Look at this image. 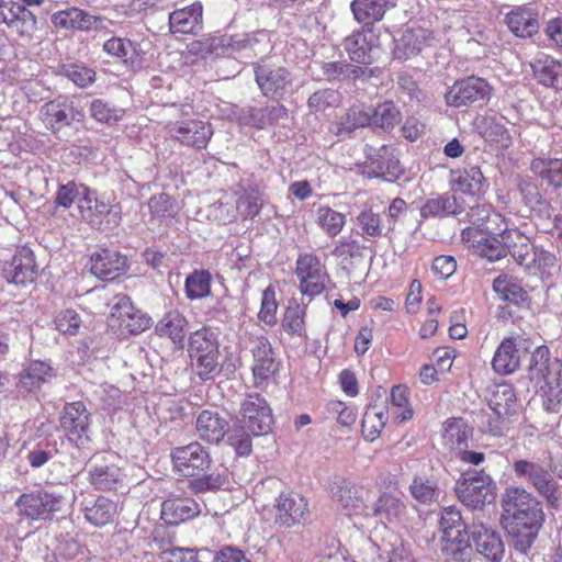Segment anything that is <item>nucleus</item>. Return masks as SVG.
<instances>
[{
	"mask_svg": "<svg viewBox=\"0 0 562 562\" xmlns=\"http://www.w3.org/2000/svg\"><path fill=\"white\" fill-rule=\"evenodd\" d=\"M502 507V522L514 539L515 549L526 553L543 521L540 503L524 487L512 486L503 495Z\"/></svg>",
	"mask_w": 562,
	"mask_h": 562,
	"instance_id": "obj_1",
	"label": "nucleus"
},
{
	"mask_svg": "<svg viewBox=\"0 0 562 562\" xmlns=\"http://www.w3.org/2000/svg\"><path fill=\"white\" fill-rule=\"evenodd\" d=\"M528 378L538 387L543 408L558 413L562 405V360L551 357L547 346H538L530 357Z\"/></svg>",
	"mask_w": 562,
	"mask_h": 562,
	"instance_id": "obj_2",
	"label": "nucleus"
},
{
	"mask_svg": "<svg viewBox=\"0 0 562 562\" xmlns=\"http://www.w3.org/2000/svg\"><path fill=\"white\" fill-rule=\"evenodd\" d=\"M188 352L192 368L201 380H212L220 374V345L214 331L202 328L191 334Z\"/></svg>",
	"mask_w": 562,
	"mask_h": 562,
	"instance_id": "obj_3",
	"label": "nucleus"
},
{
	"mask_svg": "<svg viewBox=\"0 0 562 562\" xmlns=\"http://www.w3.org/2000/svg\"><path fill=\"white\" fill-rule=\"evenodd\" d=\"M514 475L531 485L554 508L562 502V488L550 471L539 461L517 459L512 464Z\"/></svg>",
	"mask_w": 562,
	"mask_h": 562,
	"instance_id": "obj_4",
	"label": "nucleus"
},
{
	"mask_svg": "<svg viewBox=\"0 0 562 562\" xmlns=\"http://www.w3.org/2000/svg\"><path fill=\"white\" fill-rule=\"evenodd\" d=\"M61 494L35 488L21 494L14 505L20 517L29 520H47L61 509Z\"/></svg>",
	"mask_w": 562,
	"mask_h": 562,
	"instance_id": "obj_5",
	"label": "nucleus"
},
{
	"mask_svg": "<svg viewBox=\"0 0 562 562\" xmlns=\"http://www.w3.org/2000/svg\"><path fill=\"white\" fill-rule=\"evenodd\" d=\"M508 238H504V236L490 234L486 231L467 227L462 231L461 237L473 254L490 261H496L506 257L517 229L508 227Z\"/></svg>",
	"mask_w": 562,
	"mask_h": 562,
	"instance_id": "obj_6",
	"label": "nucleus"
},
{
	"mask_svg": "<svg viewBox=\"0 0 562 562\" xmlns=\"http://www.w3.org/2000/svg\"><path fill=\"white\" fill-rule=\"evenodd\" d=\"M109 323L121 335H139L150 327L151 318L137 308L130 296L117 294L110 311Z\"/></svg>",
	"mask_w": 562,
	"mask_h": 562,
	"instance_id": "obj_7",
	"label": "nucleus"
},
{
	"mask_svg": "<svg viewBox=\"0 0 562 562\" xmlns=\"http://www.w3.org/2000/svg\"><path fill=\"white\" fill-rule=\"evenodd\" d=\"M456 495L467 507L476 509L495 499V484L484 472L463 475L456 483Z\"/></svg>",
	"mask_w": 562,
	"mask_h": 562,
	"instance_id": "obj_8",
	"label": "nucleus"
},
{
	"mask_svg": "<svg viewBox=\"0 0 562 562\" xmlns=\"http://www.w3.org/2000/svg\"><path fill=\"white\" fill-rule=\"evenodd\" d=\"M492 86L483 78L468 77L449 88L445 98L450 106L460 108L471 104H486L492 95Z\"/></svg>",
	"mask_w": 562,
	"mask_h": 562,
	"instance_id": "obj_9",
	"label": "nucleus"
},
{
	"mask_svg": "<svg viewBox=\"0 0 562 562\" xmlns=\"http://www.w3.org/2000/svg\"><path fill=\"white\" fill-rule=\"evenodd\" d=\"M514 403L513 389L506 384L498 385L488 403L492 414L483 412L477 416L481 429L493 436H502L504 434L503 418L510 414Z\"/></svg>",
	"mask_w": 562,
	"mask_h": 562,
	"instance_id": "obj_10",
	"label": "nucleus"
},
{
	"mask_svg": "<svg viewBox=\"0 0 562 562\" xmlns=\"http://www.w3.org/2000/svg\"><path fill=\"white\" fill-rule=\"evenodd\" d=\"M296 277L302 295L313 299L323 293L328 274L321 259L313 254L300 255L296 260Z\"/></svg>",
	"mask_w": 562,
	"mask_h": 562,
	"instance_id": "obj_11",
	"label": "nucleus"
},
{
	"mask_svg": "<svg viewBox=\"0 0 562 562\" xmlns=\"http://www.w3.org/2000/svg\"><path fill=\"white\" fill-rule=\"evenodd\" d=\"M90 413L82 402H72L64 406L60 427L74 446L79 448L90 441Z\"/></svg>",
	"mask_w": 562,
	"mask_h": 562,
	"instance_id": "obj_12",
	"label": "nucleus"
},
{
	"mask_svg": "<svg viewBox=\"0 0 562 562\" xmlns=\"http://www.w3.org/2000/svg\"><path fill=\"white\" fill-rule=\"evenodd\" d=\"M85 114L72 101L65 97H58L44 103L40 110V119L53 133H57L74 122H80Z\"/></svg>",
	"mask_w": 562,
	"mask_h": 562,
	"instance_id": "obj_13",
	"label": "nucleus"
},
{
	"mask_svg": "<svg viewBox=\"0 0 562 562\" xmlns=\"http://www.w3.org/2000/svg\"><path fill=\"white\" fill-rule=\"evenodd\" d=\"M241 423L254 436L266 435L271 430L272 412L267 401L259 394L246 396L240 407Z\"/></svg>",
	"mask_w": 562,
	"mask_h": 562,
	"instance_id": "obj_14",
	"label": "nucleus"
},
{
	"mask_svg": "<svg viewBox=\"0 0 562 562\" xmlns=\"http://www.w3.org/2000/svg\"><path fill=\"white\" fill-rule=\"evenodd\" d=\"M333 501L347 514L358 515L367 508L369 491L345 477H336L329 484Z\"/></svg>",
	"mask_w": 562,
	"mask_h": 562,
	"instance_id": "obj_15",
	"label": "nucleus"
},
{
	"mask_svg": "<svg viewBox=\"0 0 562 562\" xmlns=\"http://www.w3.org/2000/svg\"><path fill=\"white\" fill-rule=\"evenodd\" d=\"M78 211L83 221L100 228L104 222L117 225L121 221V206L100 201L97 193L88 188L87 194L79 201Z\"/></svg>",
	"mask_w": 562,
	"mask_h": 562,
	"instance_id": "obj_16",
	"label": "nucleus"
},
{
	"mask_svg": "<svg viewBox=\"0 0 562 562\" xmlns=\"http://www.w3.org/2000/svg\"><path fill=\"white\" fill-rule=\"evenodd\" d=\"M167 133L184 146L201 149L207 146L213 135V128L209 122L184 120L169 123Z\"/></svg>",
	"mask_w": 562,
	"mask_h": 562,
	"instance_id": "obj_17",
	"label": "nucleus"
},
{
	"mask_svg": "<svg viewBox=\"0 0 562 562\" xmlns=\"http://www.w3.org/2000/svg\"><path fill=\"white\" fill-rule=\"evenodd\" d=\"M171 460L175 469L186 476L209 469L212 461L209 451L196 441L172 449Z\"/></svg>",
	"mask_w": 562,
	"mask_h": 562,
	"instance_id": "obj_18",
	"label": "nucleus"
},
{
	"mask_svg": "<svg viewBox=\"0 0 562 562\" xmlns=\"http://www.w3.org/2000/svg\"><path fill=\"white\" fill-rule=\"evenodd\" d=\"M368 165L364 173L369 178H381L392 182L400 177L402 168L394 150L387 146H381L378 149L369 147L367 149Z\"/></svg>",
	"mask_w": 562,
	"mask_h": 562,
	"instance_id": "obj_19",
	"label": "nucleus"
},
{
	"mask_svg": "<svg viewBox=\"0 0 562 562\" xmlns=\"http://www.w3.org/2000/svg\"><path fill=\"white\" fill-rule=\"evenodd\" d=\"M527 340L515 338L513 336L505 337L492 359L493 370L501 375H507L516 371L520 364L521 351H527Z\"/></svg>",
	"mask_w": 562,
	"mask_h": 562,
	"instance_id": "obj_20",
	"label": "nucleus"
},
{
	"mask_svg": "<svg viewBox=\"0 0 562 562\" xmlns=\"http://www.w3.org/2000/svg\"><path fill=\"white\" fill-rule=\"evenodd\" d=\"M0 23L20 36H25L35 30L36 19L24 4L13 0H0Z\"/></svg>",
	"mask_w": 562,
	"mask_h": 562,
	"instance_id": "obj_21",
	"label": "nucleus"
},
{
	"mask_svg": "<svg viewBox=\"0 0 562 562\" xmlns=\"http://www.w3.org/2000/svg\"><path fill=\"white\" fill-rule=\"evenodd\" d=\"M256 81L267 97L282 95L292 85V76L282 66L265 63L256 68Z\"/></svg>",
	"mask_w": 562,
	"mask_h": 562,
	"instance_id": "obj_22",
	"label": "nucleus"
},
{
	"mask_svg": "<svg viewBox=\"0 0 562 562\" xmlns=\"http://www.w3.org/2000/svg\"><path fill=\"white\" fill-rule=\"evenodd\" d=\"M250 341L254 378L256 381H266L278 371L273 348L265 336L254 337Z\"/></svg>",
	"mask_w": 562,
	"mask_h": 562,
	"instance_id": "obj_23",
	"label": "nucleus"
},
{
	"mask_svg": "<svg viewBox=\"0 0 562 562\" xmlns=\"http://www.w3.org/2000/svg\"><path fill=\"white\" fill-rule=\"evenodd\" d=\"M35 276V257L33 251L25 246L18 248L12 260L3 268L5 280L18 285L33 282Z\"/></svg>",
	"mask_w": 562,
	"mask_h": 562,
	"instance_id": "obj_24",
	"label": "nucleus"
},
{
	"mask_svg": "<svg viewBox=\"0 0 562 562\" xmlns=\"http://www.w3.org/2000/svg\"><path fill=\"white\" fill-rule=\"evenodd\" d=\"M467 218L477 229L508 238V224L502 214L495 212L490 204H476L467 213Z\"/></svg>",
	"mask_w": 562,
	"mask_h": 562,
	"instance_id": "obj_25",
	"label": "nucleus"
},
{
	"mask_svg": "<svg viewBox=\"0 0 562 562\" xmlns=\"http://www.w3.org/2000/svg\"><path fill=\"white\" fill-rule=\"evenodd\" d=\"M127 269V259L117 251L103 249L91 256V272L99 279L111 281Z\"/></svg>",
	"mask_w": 562,
	"mask_h": 562,
	"instance_id": "obj_26",
	"label": "nucleus"
},
{
	"mask_svg": "<svg viewBox=\"0 0 562 562\" xmlns=\"http://www.w3.org/2000/svg\"><path fill=\"white\" fill-rule=\"evenodd\" d=\"M451 188L465 194L479 195L488 189V182L477 166H469L450 171Z\"/></svg>",
	"mask_w": 562,
	"mask_h": 562,
	"instance_id": "obj_27",
	"label": "nucleus"
},
{
	"mask_svg": "<svg viewBox=\"0 0 562 562\" xmlns=\"http://www.w3.org/2000/svg\"><path fill=\"white\" fill-rule=\"evenodd\" d=\"M382 201L379 196L369 199L362 206L361 212L357 216V223L361 229L363 237L386 236L385 223L381 218L383 210Z\"/></svg>",
	"mask_w": 562,
	"mask_h": 562,
	"instance_id": "obj_28",
	"label": "nucleus"
},
{
	"mask_svg": "<svg viewBox=\"0 0 562 562\" xmlns=\"http://www.w3.org/2000/svg\"><path fill=\"white\" fill-rule=\"evenodd\" d=\"M276 521L290 527L299 522L307 512L306 499L297 493H282L276 501Z\"/></svg>",
	"mask_w": 562,
	"mask_h": 562,
	"instance_id": "obj_29",
	"label": "nucleus"
},
{
	"mask_svg": "<svg viewBox=\"0 0 562 562\" xmlns=\"http://www.w3.org/2000/svg\"><path fill=\"white\" fill-rule=\"evenodd\" d=\"M472 538L477 552L491 562H499L505 554V546L498 532L483 525L474 526Z\"/></svg>",
	"mask_w": 562,
	"mask_h": 562,
	"instance_id": "obj_30",
	"label": "nucleus"
},
{
	"mask_svg": "<svg viewBox=\"0 0 562 562\" xmlns=\"http://www.w3.org/2000/svg\"><path fill=\"white\" fill-rule=\"evenodd\" d=\"M371 510L367 515L374 516L383 524H400L406 517L407 506L401 497L384 492L373 503Z\"/></svg>",
	"mask_w": 562,
	"mask_h": 562,
	"instance_id": "obj_31",
	"label": "nucleus"
},
{
	"mask_svg": "<svg viewBox=\"0 0 562 562\" xmlns=\"http://www.w3.org/2000/svg\"><path fill=\"white\" fill-rule=\"evenodd\" d=\"M200 513V505L189 497H170L161 504V518L169 525H179Z\"/></svg>",
	"mask_w": 562,
	"mask_h": 562,
	"instance_id": "obj_32",
	"label": "nucleus"
},
{
	"mask_svg": "<svg viewBox=\"0 0 562 562\" xmlns=\"http://www.w3.org/2000/svg\"><path fill=\"white\" fill-rule=\"evenodd\" d=\"M395 4V0H353L350 9L358 23L369 26L381 21Z\"/></svg>",
	"mask_w": 562,
	"mask_h": 562,
	"instance_id": "obj_33",
	"label": "nucleus"
},
{
	"mask_svg": "<svg viewBox=\"0 0 562 562\" xmlns=\"http://www.w3.org/2000/svg\"><path fill=\"white\" fill-rule=\"evenodd\" d=\"M440 552L446 562H471L474 550L468 532L440 538Z\"/></svg>",
	"mask_w": 562,
	"mask_h": 562,
	"instance_id": "obj_34",
	"label": "nucleus"
},
{
	"mask_svg": "<svg viewBox=\"0 0 562 562\" xmlns=\"http://www.w3.org/2000/svg\"><path fill=\"white\" fill-rule=\"evenodd\" d=\"M90 483L98 490L112 491L122 485L124 474L119 465L109 461L102 460L95 462L91 467Z\"/></svg>",
	"mask_w": 562,
	"mask_h": 562,
	"instance_id": "obj_35",
	"label": "nucleus"
},
{
	"mask_svg": "<svg viewBox=\"0 0 562 562\" xmlns=\"http://www.w3.org/2000/svg\"><path fill=\"white\" fill-rule=\"evenodd\" d=\"M202 5L195 2L187 8L173 11L169 15V27L173 34H192L201 29Z\"/></svg>",
	"mask_w": 562,
	"mask_h": 562,
	"instance_id": "obj_36",
	"label": "nucleus"
},
{
	"mask_svg": "<svg viewBox=\"0 0 562 562\" xmlns=\"http://www.w3.org/2000/svg\"><path fill=\"white\" fill-rule=\"evenodd\" d=\"M505 21L510 32L518 37H530L539 27L537 13L527 7L513 9L506 14Z\"/></svg>",
	"mask_w": 562,
	"mask_h": 562,
	"instance_id": "obj_37",
	"label": "nucleus"
},
{
	"mask_svg": "<svg viewBox=\"0 0 562 562\" xmlns=\"http://www.w3.org/2000/svg\"><path fill=\"white\" fill-rule=\"evenodd\" d=\"M531 68L541 85L562 90V64L560 61L541 54L531 64Z\"/></svg>",
	"mask_w": 562,
	"mask_h": 562,
	"instance_id": "obj_38",
	"label": "nucleus"
},
{
	"mask_svg": "<svg viewBox=\"0 0 562 562\" xmlns=\"http://www.w3.org/2000/svg\"><path fill=\"white\" fill-rule=\"evenodd\" d=\"M267 37L265 31H260L257 34H243V35H222L214 37L211 41L210 48L218 54H232L248 47H254L256 43H259L262 38Z\"/></svg>",
	"mask_w": 562,
	"mask_h": 562,
	"instance_id": "obj_39",
	"label": "nucleus"
},
{
	"mask_svg": "<svg viewBox=\"0 0 562 562\" xmlns=\"http://www.w3.org/2000/svg\"><path fill=\"white\" fill-rule=\"evenodd\" d=\"M226 426L227 422L216 412L203 411L196 418L199 437L210 443H217L223 439Z\"/></svg>",
	"mask_w": 562,
	"mask_h": 562,
	"instance_id": "obj_40",
	"label": "nucleus"
},
{
	"mask_svg": "<svg viewBox=\"0 0 562 562\" xmlns=\"http://www.w3.org/2000/svg\"><path fill=\"white\" fill-rule=\"evenodd\" d=\"M52 22L59 29L89 31L95 27L98 18L78 8H69L55 12L52 15Z\"/></svg>",
	"mask_w": 562,
	"mask_h": 562,
	"instance_id": "obj_41",
	"label": "nucleus"
},
{
	"mask_svg": "<svg viewBox=\"0 0 562 562\" xmlns=\"http://www.w3.org/2000/svg\"><path fill=\"white\" fill-rule=\"evenodd\" d=\"M472 438V428L462 418H450L443 424V445L454 454L464 447H469Z\"/></svg>",
	"mask_w": 562,
	"mask_h": 562,
	"instance_id": "obj_42",
	"label": "nucleus"
},
{
	"mask_svg": "<svg viewBox=\"0 0 562 562\" xmlns=\"http://www.w3.org/2000/svg\"><path fill=\"white\" fill-rule=\"evenodd\" d=\"M370 117V105L356 104L340 117L333 132L337 136L345 138L355 130L371 125Z\"/></svg>",
	"mask_w": 562,
	"mask_h": 562,
	"instance_id": "obj_43",
	"label": "nucleus"
},
{
	"mask_svg": "<svg viewBox=\"0 0 562 562\" xmlns=\"http://www.w3.org/2000/svg\"><path fill=\"white\" fill-rule=\"evenodd\" d=\"M373 34L371 32H355L345 40V49L351 60L367 65L372 61Z\"/></svg>",
	"mask_w": 562,
	"mask_h": 562,
	"instance_id": "obj_44",
	"label": "nucleus"
},
{
	"mask_svg": "<svg viewBox=\"0 0 562 562\" xmlns=\"http://www.w3.org/2000/svg\"><path fill=\"white\" fill-rule=\"evenodd\" d=\"M428 35L424 29L406 30L396 42L394 56L397 59H407L417 55L427 45Z\"/></svg>",
	"mask_w": 562,
	"mask_h": 562,
	"instance_id": "obj_45",
	"label": "nucleus"
},
{
	"mask_svg": "<svg viewBox=\"0 0 562 562\" xmlns=\"http://www.w3.org/2000/svg\"><path fill=\"white\" fill-rule=\"evenodd\" d=\"M186 317L178 311L167 312L157 323L155 330L160 337H168L175 344L182 345L186 337Z\"/></svg>",
	"mask_w": 562,
	"mask_h": 562,
	"instance_id": "obj_46",
	"label": "nucleus"
},
{
	"mask_svg": "<svg viewBox=\"0 0 562 562\" xmlns=\"http://www.w3.org/2000/svg\"><path fill=\"white\" fill-rule=\"evenodd\" d=\"M323 75L326 80H346L369 78L372 70L367 67L355 66L346 61H328L322 66Z\"/></svg>",
	"mask_w": 562,
	"mask_h": 562,
	"instance_id": "obj_47",
	"label": "nucleus"
},
{
	"mask_svg": "<svg viewBox=\"0 0 562 562\" xmlns=\"http://www.w3.org/2000/svg\"><path fill=\"white\" fill-rule=\"evenodd\" d=\"M531 171L548 184L562 189V158H536L531 162Z\"/></svg>",
	"mask_w": 562,
	"mask_h": 562,
	"instance_id": "obj_48",
	"label": "nucleus"
},
{
	"mask_svg": "<svg viewBox=\"0 0 562 562\" xmlns=\"http://www.w3.org/2000/svg\"><path fill=\"white\" fill-rule=\"evenodd\" d=\"M83 512L86 519L90 524L97 527H102L113 520L117 512V506L106 497H99L91 505L87 504Z\"/></svg>",
	"mask_w": 562,
	"mask_h": 562,
	"instance_id": "obj_49",
	"label": "nucleus"
},
{
	"mask_svg": "<svg viewBox=\"0 0 562 562\" xmlns=\"http://www.w3.org/2000/svg\"><path fill=\"white\" fill-rule=\"evenodd\" d=\"M461 212L462 206L457 198L449 194L430 199L420 209V215L425 218L450 214L458 215Z\"/></svg>",
	"mask_w": 562,
	"mask_h": 562,
	"instance_id": "obj_50",
	"label": "nucleus"
},
{
	"mask_svg": "<svg viewBox=\"0 0 562 562\" xmlns=\"http://www.w3.org/2000/svg\"><path fill=\"white\" fill-rule=\"evenodd\" d=\"M412 497L422 504L437 502L440 496L438 482L430 476L415 475L409 484Z\"/></svg>",
	"mask_w": 562,
	"mask_h": 562,
	"instance_id": "obj_51",
	"label": "nucleus"
},
{
	"mask_svg": "<svg viewBox=\"0 0 562 562\" xmlns=\"http://www.w3.org/2000/svg\"><path fill=\"white\" fill-rule=\"evenodd\" d=\"M315 221L326 236L334 238L344 229L347 217L344 213H340L329 206H319L316 210Z\"/></svg>",
	"mask_w": 562,
	"mask_h": 562,
	"instance_id": "obj_52",
	"label": "nucleus"
},
{
	"mask_svg": "<svg viewBox=\"0 0 562 562\" xmlns=\"http://www.w3.org/2000/svg\"><path fill=\"white\" fill-rule=\"evenodd\" d=\"M389 415L385 407L370 406L363 414L362 418V435L366 440H375L387 422Z\"/></svg>",
	"mask_w": 562,
	"mask_h": 562,
	"instance_id": "obj_53",
	"label": "nucleus"
},
{
	"mask_svg": "<svg viewBox=\"0 0 562 562\" xmlns=\"http://www.w3.org/2000/svg\"><path fill=\"white\" fill-rule=\"evenodd\" d=\"M54 375L53 368L43 361H33L20 375V384L26 391H33L41 383L48 381Z\"/></svg>",
	"mask_w": 562,
	"mask_h": 562,
	"instance_id": "obj_54",
	"label": "nucleus"
},
{
	"mask_svg": "<svg viewBox=\"0 0 562 562\" xmlns=\"http://www.w3.org/2000/svg\"><path fill=\"white\" fill-rule=\"evenodd\" d=\"M235 195L237 196L236 210L243 218H254L260 213L263 202L258 190L240 188L235 191Z\"/></svg>",
	"mask_w": 562,
	"mask_h": 562,
	"instance_id": "obj_55",
	"label": "nucleus"
},
{
	"mask_svg": "<svg viewBox=\"0 0 562 562\" xmlns=\"http://www.w3.org/2000/svg\"><path fill=\"white\" fill-rule=\"evenodd\" d=\"M306 306L297 302H291L285 308L281 326L291 336L305 335Z\"/></svg>",
	"mask_w": 562,
	"mask_h": 562,
	"instance_id": "obj_56",
	"label": "nucleus"
},
{
	"mask_svg": "<svg viewBox=\"0 0 562 562\" xmlns=\"http://www.w3.org/2000/svg\"><path fill=\"white\" fill-rule=\"evenodd\" d=\"M186 295L189 300H200L211 293V273L206 270H194L184 283Z\"/></svg>",
	"mask_w": 562,
	"mask_h": 562,
	"instance_id": "obj_57",
	"label": "nucleus"
},
{
	"mask_svg": "<svg viewBox=\"0 0 562 562\" xmlns=\"http://www.w3.org/2000/svg\"><path fill=\"white\" fill-rule=\"evenodd\" d=\"M370 116L372 126L391 130L400 122L401 113L392 102H384L376 108L370 105Z\"/></svg>",
	"mask_w": 562,
	"mask_h": 562,
	"instance_id": "obj_58",
	"label": "nucleus"
},
{
	"mask_svg": "<svg viewBox=\"0 0 562 562\" xmlns=\"http://www.w3.org/2000/svg\"><path fill=\"white\" fill-rule=\"evenodd\" d=\"M87 190L88 187L75 182L61 184L56 192L55 203L56 205L65 209H69L74 203H76L78 207L79 201L85 196V194H87Z\"/></svg>",
	"mask_w": 562,
	"mask_h": 562,
	"instance_id": "obj_59",
	"label": "nucleus"
},
{
	"mask_svg": "<svg viewBox=\"0 0 562 562\" xmlns=\"http://www.w3.org/2000/svg\"><path fill=\"white\" fill-rule=\"evenodd\" d=\"M533 250L535 247L529 243V239L517 229V234H514L512 247L508 249L516 262L530 270Z\"/></svg>",
	"mask_w": 562,
	"mask_h": 562,
	"instance_id": "obj_60",
	"label": "nucleus"
},
{
	"mask_svg": "<svg viewBox=\"0 0 562 562\" xmlns=\"http://www.w3.org/2000/svg\"><path fill=\"white\" fill-rule=\"evenodd\" d=\"M103 49L111 56L121 59L124 63H133L136 55V48L132 41L122 37H112L103 44Z\"/></svg>",
	"mask_w": 562,
	"mask_h": 562,
	"instance_id": "obj_61",
	"label": "nucleus"
},
{
	"mask_svg": "<svg viewBox=\"0 0 562 562\" xmlns=\"http://www.w3.org/2000/svg\"><path fill=\"white\" fill-rule=\"evenodd\" d=\"M288 117V110L282 104L255 110L251 114L254 124L259 128L279 123Z\"/></svg>",
	"mask_w": 562,
	"mask_h": 562,
	"instance_id": "obj_62",
	"label": "nucleus"
},
{
	"mask_svg": "<svg viewBox=\"0 0 562 562\" xmlns=\"http://www.w3.org/2000/svg\"><path fill=\"white\" fill-rule=\"evenodd\" d=\"M61 74L80 88H87L95 81V71L83 64L64 65Z\"/></svg>",
	"mask_w": 562,
	"mask_h": 562,
	"instance_id": "obj_63",
	"label": "nucleus"
},
{
	"mask_svg": "<svg viewBox=\"0 0 562 562\" xmlns=\"http://www.w3.org/2000/svg\"><path fill=\"white\" fill-rule=\"evenodd\" d=\"M493 288L502 300L514 304L526 299V292L515 281L510 282L506 277H498L494 280Z\"/></svg>",
	"mask_w": 562,
	"mask_h": 562,
	"instance_id": "obj_64",
	"label": "nucleus"
}]
</instances>
